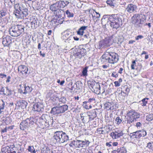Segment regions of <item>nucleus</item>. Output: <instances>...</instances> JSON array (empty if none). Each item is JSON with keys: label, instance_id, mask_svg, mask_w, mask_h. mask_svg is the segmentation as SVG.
Instances as JSON below:
<instances>
[{"label": "nucleus", "instance_id": "nucleus-53", "mask_svg": "<svg viewBox=\"0 0 153 153\" xmlns=\"http://www.w3.org/2000/svg\"><path fill=\"white\" fill-rule=\"evenodd\" d=\"M115 86L116 87L119 86L120 85V83L118 81H116L114 82Z\"/></svg>", "mask_w": 153, "mask_h": 153}, {"label": "nucleus", "instance_id": "nucleus-56", "mask_svg": "<svg viewBox=\"0 0 153 153\" xmlns=\"http://www.w3.org/2000/svg\"><path fill=\"white\" fill-rule=\"evenodd\" d=\"M82 140H79V148L82 147Z\"/></svg>", "mask_w": 153, "mask_h": 153}, {"label": "nucleus", "instance_id": "nucleus-37", "mask_svg": "<svg viewBox=\"0 0 153 153\" xmlns=\"http://www.w3.org/2000/svg\"><path fill=\"white\" fill-rule=\"evenodd\" d=\"M9 147V149H7V150L6 152L7 153H9V152H12L13 151H15L13 149V148L14 147V145H12L11 147L10 146V147Z\"/></svg>", "mask_w": 153, "mask_h": 153}, {"label": "nucleus", "instance_id": "nucleus-11", "mask_svg": "<svg viewBox=\"0 0 153 153\" xmlns=\"http://www.w3.org/2000/svg\"><path fill=\"white\" fill-rule=\"evenodd\" d=\"M18 71L20 75L23 78H25L27 77L30 73L28 72V68L26 66L22 65H20L18 67Z\"/></svg>", "mask_w": 153, "mask_h": 153}, {"label": "nucleus", "instance_id": "nucleus-8", "mask_svg": "<svg viewBox=\"0 0 153 153\" xmlns=\"http://www.w3.org/2000/svg\"><path fill=\"white\" fill-rule=\"evenodd\" d=\"M68 106L67 105H64L59 106L57 105L55 107L52 108L51 113L53 114H59L64 113L68 109Z\"/></svg>", "mask_w": 153, "mask_h": 153}, {"label": "nucleus", "instance_id": "nucleus-42", "mask_svg": "<svg viewBox=\"0 0 153 153\" xmlns=\"http://www.w3.org/2000/svg\"><path fill=\"white\" fill-rule=\"evenodd\" d=\"M100 86L99 84V83L98 82H96V89H98V90L96 91V94H99V93L100 92Z\"/></svg>", "mask_w": 153, "mask_h": 153}, {"label": "nucleus", "instance_id": "nucleus-29", "mask_svg": "<svg viewBox=\"0 0 153 153\" xmlns=\"http://www.w3.org/2000/svg\"><path fill=\"white\" fill-rule=\"evenodd\" d=\"M59 1L62 8H63L67 6L70 2V1L69 0L60 1Z\"/></svg>", "mask_w": 153, "mask_h": 153}, {"label": "nucleus", "instance_id": "nucleus-10", "mask_svg": "<svg viewBox=\"0 0 153 153\" xmlns=\"http://www.w3.org/2000/svg\"><path fill=\"white\" fill-rule=\"evenodd\" d=\"M146 135V131L142 130L131 133L129 134V136L131 139H134L135 138L138 139H140L142 137H144Z\"/></svg>", "mask_w": 153, "mask_h": 153}, {"label": "nucleus", "instance_id": "nucleus-52", "mask_svg": "<svg viewBox=\"0 0 153 153\" xmlns=\"http://www.w3.org/2000/svg\"><path fill=\"white\" fill-rule=\"evenodd\" d=\"M21 103L23 104H24V105H23V106L24 107H26L27 106V102H26L25 100H22V102ZM22 106H23V105H22Z\"/></svg>", "mask_w": 153, "mask_h": 153}, {"label": "nucleus", "instance_id": "nucleus-13", "mask_svg": "<svg viewBox=\"0 0 153 153\" xmlns=\"http://www.w3.org/2000/svg\"><path fill=\"white\" fill-rule=\"evenodd\" d=\"M43 105L40 102L36 103L34 105L33 110L38 112L42 111L44 110Z\"/></svg>", "mask_w": 153, "mask_h": 153}, {"label": "nucleus", "instance_id": "nucleus-4", "mask_svg": "<svg viewBox=\"0 0 153 153\" xmlns=\"http://www.w3.org/2000/svg\"><path fill=\"white\" fill-rule=\"evenodd\" d=\"M145 16L143 15V17H141L139 14H134L131 19V23L136 28L141 27L145 23Z\"/></svg>", "mask_w": 153, "mask_h": 153}, {"label": "nucleus", "instance_id": "nucleus-57", "mask_svg": "<svg viewBox=\"0 0 153 153\" xmlns=\"http://www.w3.org/2000/svg\"><path fill=\"white\" fill-rule=\"evenodd\" d=\"M7 80H6V82L7 83L9 82L10 81V79H11V77L10 76H8L7 77Z\"/></svg>", "mask_w": 153, "mask_h": 153}, {"label": "nucleus", "instance_id": "nucleus-55", "mask_svg": "<svg viewBox=\"0 0 153 153\" xmlns=\"http://www.w3.org/2000/svg\"><path fill=\"white\" fill-rule=\"evenodd\" d=\"M97 18L98 19L96 20V22L98 21L99 20V18H100V14L96 12V19Z\"/></svg>", "mask_w": 153, "mask_h": 153}, {"label": "nucleus", "instance_id": "nucleus-15", "mask_svg": "<svg viewBox=\"0 0 153 153\" xmlns=\"http://www.w3.org/2000/svg\"><path fill=\"white\" fill-rule=\"evenodd\" d=\"M59 1L51 5L50 6V9L52 11H56L62 8Z\"/></svg>", "mask_w": 153, "mask_h": 153}, {"label": "nucleus", "instance_id": "nucleus-58", "mask_svg": "<svg viewBox=\"0 0 153 153\" xmlns=\"http://www.w3.org/2000/svg\"><path fill=\"white\" fill-rule=\"evenodd\" d=\"M7 76L6 75L3 74H0V76L1 78H3L4 77H6Z\"/></svg>", "mask_w": 153, "mask_h": 153}, {"label": "nucleus", "instance_id": "nucleus-48", "mask_svg": "<svg viewBox=\"0 0 153 153\" xmlns=\"http://www.w3.org/2000/svg\"><path fill=\"white\" fill-rule=\"evenodd\" d=\"M143 38V36L142 35H138L135 37V39L137 40L139 39H142Z\"/></svg>", "mask_w": 153, "mask_h": 153}, {"label": "nucleus", "instance_id": "nucleus-16", "mask_svg": "<svg viewBox=\"0 0 153 153\" xmlns=\"http://www.w3.org/2000/svg\"><path fill=\"white\" fill-rule=\"evenodd\" d=\"M123 133L122 131H115L114 132H112L110 134L113 139H117L123 135Z\"/></svg>", "mask_w": 153, "mask_h": 153}, {"label": "nucleus", "instance_id": "nucleus-32", "mask_svg": "<svg viewBox=\"0 0 153 153\" xmlns=\"http://www.w3.org/2000/svg\"><path fill=\"white\" fill-rule=\"evenodd\" d=\"M1 101L2 102V103L1 105H0V114H1L3 111V110L4 108V107L5 106V104L3 100H1Z\"/></svg>", "mask_w": 153, "mask_h": 153}, {"label": "nucleus", "instance_id": "nucleus-19", "mask_svg": "<svg viewBox=\"0 0 153 153\" xmlns=\"http://www.w3.org/2000/svg\"><path fill=\"white\" fill-rule=\"evenodd\" d=\"M62 38L63 39L68 40V42H70L69 41L72 38V36H71V33L70 32H66L63 34Z\"/></svg>", "mask_w": 153, "mask_h": 153}, {"label": "nucleus", "instance_id": "nucleus-26", "mask_svg": "<svg viewBox=\"0 0 153 153\" xmlns=\"http://www.w3.org/2000/svg\"><path fill=\"white\" fill-rule=\"evenodd\" d=\"M41 153H53V152L49 148L45 147L42 149Z\"/></svg>", "mask_w": 153, "mask_h": 153}, {"label": "nucleus", "instance_id": "nucleus-36", "mask_svg": "<svg viewBox=\"0 0 153 153\" xmlns=\"http://www.w3.org/2000/svg\"><path fill=\"white\" fill-rule=\"evenodd\" d=\"M117 150L118 153H126V149L124 147L121 148L120 149H118Z\"/></svg>", "mask_w": 153, "mask_h": 153}, {"label": "nucleus", "instance_id": "nucleus-64", "mask_svg": "<svg viewBox=\"0 0 153 153\" xmlns=\"http://www.w3.org/2000/svg\"><path fill=\"white\" fill-rule=\"evenodd\" d=\"M123 70V69L122 68H120L119 70V71L118 73L120 74H121L122 73V71Z\"/></svg>", "mask_w": 153, "mask_h": 153}, {"label": "nucleus", "instance_id": "nucleus-44", "mask_svg": "<svg viewBox=\"0 0 153 153\" xmlns=\"http://www.w3.org/2000/svg\"><path fill=\"white\" fill-rule=\"evenodd\" d=\"M1 16H0V17L2 18V17L5 16L6 14V12L4 10H1L0 11Z\"/></svg>", "mask_w": 153, "mask_h": 153}, {"label": "nucleus", "instance_id": "nucleus-30", "mask_svg": "<svg viewBox=\"0 0 153 153\" xmlns=\"http://www.w3.org/2000/svg\"><path fill=\"white\" fill-rule=\"evenodd\" d=\"M107 4L111 6L112 7L114 8L115 6V1L113 0H107L106 1Z\"/></svg>", "mask_w": 153, "mask_h": 153}, {"label": "nucleus", "instance_id": "nucleus-60", "mask_svg": "<svg viewBox=\"0 0 153 153\" xmlns=\"http://www.w3.org/2000/svg\"><path fill=\"white\" fill-rule=\"evenodd\" d=\"M39 53H40V55L41 56H42L43 57H45V53H42V52L41 51H40V52H39Z\"/></svg>", "mask_w": 153, "mask_h": 153}, {"label": "nucleus", "instance_id": "nucleus-51", "mask_svg": "<svg viewBox=\"0 0 153 153\" xmlns=\"http://www.w3.org/2000/svg\"><path fill=\"white\" fill-rule=\"evenodd\" d=\"M92 11H93V13H91V16H92L93 18V19L95 20L96 18L95 17V15L94 12H96V11H95L94 10H92Z\"/></svg>", "mask_w": 153, "mask_h": 153}, {"label": "nucleus", "instance_id": "nucleus-17", "mask_svg": "<svg viewBox=\"0 0 153 153\" xmlns=\"http://www.w3.org/2000/svg\"><path fill=\"white\" fill-rule=\"evenodd\" d=\"M62 131H58L55 132L53 135V138L55 139L57 142L60 143V139L62 135Z\"/></svg>", "mask_w": 153, "mask_h": 153}, {"label": "nucleus", "instance_id": "nucleus-20", "mask_svg": "<svg viewBox=\"0 0 153 153\" xmlns=\"http://www.w3.org/2000/svg\"><path fill=\"white\" fill-rule=\"evenodd\" d=\"M114 104L112 102H108L104 104L105 108L107 110H112L114 109Z\"/></svg>", "mask_w": 153, "mask_h": 153}, {"label": "nucleus", "instance_id": "nucleus-49", "mask_svg": "<svg viewBox=\"0 0 153 153\" xmlns=\"http://www.w3.org/2000/svg\"><path fill=\"white\" fill-rule=\"evenodd\" d=\"M118 74H116V72H113L112 74H111V76H112L117 78L118 76Z\"/></svg>", "mask_w": 153, "mask_h": 153}, {"label": "nucleus", "instance_id": "nucleus-23", "mask_svg": "<svg viewBox=\"0 0 153 153\" xmlns=\"http://www.w3.org/2000/svg\"><path fill=\"white\" fill-rule=\"evenodd\" d=\"M119 36L118 35L116 34L112 35L110 37V40H111L112 42V43L113 42H120V40L119 39Z\"/></svg>", "mask_w": 153, "mask_h": 153}, {"label": "nucleus", "instance_id": "nucleus-38", "mask_svg": "<svg viewBox=\"0 0 153 153\" xmlns=\"http://www.w3.org/2000/svg\"><path fill=\"white\" fill-rule=\"evenodd\" d=\"M88 67H86L84 68L82 72V75L83 76H85L87 75V69Z\"/></svg>", "mask_w": 153, "mask_h": 153}, {"label": "nucleus", "instance_id": "nucleus-46", "mask_svg": "<svg viewBox=\"0 0 153 153\" xmlns=\"http://www.w3.org/2000/svg\"><path fill=\"white\" fill-rule=\"evenodd\" d=\"M66 101V98L64 97H62L59 99V101L63 103H65Z\"/></svg>", "mask_w": 153, "mask_h": 153}, {"label": "nucleus", "instance_id": "nucleus-31", "mask_svg": "<svg viewBox=\"0 0 153 153\" xmlns=\"http://www.w3.org/2000/svg\"><path fill=\"white\" fill-rule=\"evenodd\" d=\"M79 52L80 53L81 55L82 56H84L85 55L86 51L83 48L82 49L78 48Z\"/></svg>", "mask_w": 153, "mask_h": 153}, {"label": "nucleus", "instance_id": "nucleus-50", "mask_svg": "<svg viewBox=\"0 0 153 153\" xmlns=\"http://www.w3.org/2000/svg\"><path fill=\"white\" fill-rule=\"evenodd\" d=\"M96 88V87H95L94 85H91L90 89L93 92H94L95 93V88Z\"/></svg>", "mask_w": 153, "mask_h": 153}, {"label": "nucleus", "instance_id": "nucleus-62", "mask_svg": "<svg viewBox=\"0 0 153 153\" xmlns=\"http://www.w3.org/2000/svg\"><path fill=\"white\" fill-rule=\"evenodd\" d=\"M4 89L3 87H2L1 88H0V94H1V92H4Z\"/></svg>", "mask_w": 153, "mask_h": 153}, {"label": "nucleus", "instance_id": "nucleus-28", "mask_svg": "<svg viewBox=\"0 0 153 153\" xmlns=\"http://www.w3.org/2000/svg\"><path fill=\"white\" fill-rule=\"evenodd\" d=\"M31 27L34 29H35L39 26V24H37V22L35 19L31 23Z\"/></svg>", "mask_w": 153, "mask_h": 153}, {"label": "nucleus", "instance_id": "nucleus-40", "mask_svg": "<svg viewBox=\"0 0 153 153\" xmlns=\"http://www.w3.org/2000/svg\"><path fill=\"white\" fill-rule=\"evenodd\" d=\"M90 142L88 140H85V141L82 140V143L83 147L84 146H87L89 144Z\"/></svg>", "mask_w": 153, "mask_h": 153}, {"label": "nucleus", "instance_id": "nucleus-39", "mask_svg": "<svg viewBox=\"0 0 153 153\" xmlns=\"http://www.w3.org/2000/svg\"><path fill=\"white\" fill-rule=\"evenodd\" d=\"M79 140L73 141V145L76 147L79 148Z\"/></svg>", "mask_w": 153, "mask_h": 153}, {"label": "nucleus", "instance_id": "nucleus-5", "mask_svg": "<svg viewBox=\"0 0 153 153\" xmlns=\"http://www.w3.org/2000/svg\"><path fill=\"white\" fill-rule=\"evenodd\" d=\"M25 27L22 25H18L12 27L9 30L10 35L14 37H17L24 33Z\"/></svg>", "mask_w": 153, "mask_h": 153}, {"label": "nucleus", "instance_id": "nucleus-6", "mask_svg": "<svg viewBox=\"0 0 153 153\" xmlns=\"http://www.w3.org/2000/svg\"><path fill=\"white\" fill-rule=\"evenodd\" d=\"M35 122V120L33 117L27 118L21 122L20 124V129L22 130H25L33 125Z\"/></svg>", "mask_w": 153, "mask_h": 153}, {"label": "nucleus", "instance_id": "nucleus-7", "mask_svg": "<svg viewBox=\"0 0 153 153\" xmlns=\"http://www.w3.org/2000/svg\"><path fill=\"white\" fill-rule=\"evenodd\" d=\"M110 25L113 29H117L122 25V21L117 15H113Z\"/></svg>", "mask_w": 153, "mask_h": 153}, {"label": "nucleus", "instance_id": "nucleus-33", "mask_svg": "<svg viewBox=\"0 0 153 153\" xmlns=\"http://www.w3.org/2000/svg\"><path fill=\"white\" fill-rule=\"evenodd\" d=\"M27 150L28 151L30 152L31 153H36V151H35V149L33 146H29L27 149Z\"/></svg>", "mask_w": 153, "mask_h": 153}, {"label": "nucleus", "instance_id": "nucleus-9", "mask_svg": "<svg viewBox=\"0 0 153 153\" xmlns=\"http://www.w3.org/2000/svg\"><path fill=\"white\" fill-rule=\"evenodd\" d=\"M139 117L140 115L137 112L134 111H131L128 114L127 123H130L136 121Z\"/></svg>", "mask_w": 153, "mask_h": 153}, {"label": "nucleus", "instance_id": "nucleus-12", "mask_svg": "<svg viewBox=\"0 0 153 153\" xmlns=\"http://www.w3.org/2000/svg\"><path fill=\"white\" fill-rule=\"evenodd\" d=\"M112 15H104L100 21L102 25H108L110 24L111 21V20Z\"/></svg>", "mask_w": 153, "mask_h": 153}, {"label": "nucleus", "instance_id": "nucleus-54", "mask_svg": "<svg viewBox=\"0 0 153 153\" xmlns=\"http://www.w3.org/2000/svg\"><path fill=\"white\" fill-rule=\"evenodd\" d=\"M95 102V99L94 98L89 99L88 100V102Z\"/></svg>", "mask_w": 153, "mask_h": 153}, {"label": "nucleus", "instance_id": "nucleus-22", "mask_svg": "<svg viewBox=\"0 0 153 153\" xmlns=\"http://www.w3.org/2000/svg\"><path fill=\"white\" fill-rule=\"evenodd\" d=\"M11 42V40L10 36H7L3 38L2 43L4 46H8Z\"/></svg>", "mask_w": 153, "mask_h": 153}, {"label": "nucleus", "instance_id": "nucleus-61", "mask_svg": "<svg viewBox=\"0 0 153 153\" xmlns=\"http://www.w3.org/2000/svg\"><path fill=\"white\" fill-rule=\"evenodd\" d=\"M141 125H141V123L140 122H137L136 123V126L137 127H140L141 126Z\"/></svg>", "mask_w": 153, "mask_h": 153}, {"label": "nucleus", "instance_id": "nucleus-63", "mask_svg": "<svg viewBox=\"0 0 153 153\" xmlns=\"http://www.w3.org/2000/svg\"><path fill=\"white\" fill-rule=\"evenodd\" d=\"M135 41L134 40H130L129 41L128 44H132L134 43L135 42Z\"/></svg>", "mask_w": 153, "mask_h": 153}, {"label": "nucleus", "instance_id": "nucleus-14", "mask_svg": "<svg viewBox=\"0 0 153 153\" xmlns=\"http://www.w3.org/2000/svg\"><path fill=\"white\" fill-rule=\"evenodd\" d=\"M113 44L111 40H110V37L105 38L102 41H100L99 45H101V47L109 46Z\"/></svg>", "mask_w": 153, "mask_h": 153}, {"label": "nucleus", "instance_id": "nucleus-34", "mask_svg": "<svg viewBox=\"0 0 153 153\" xmlns=\"http://www.w3.org/2000/svg\"><path fill=\"white\" fill-rule=\"evenodd\" d=\"M153 120V114H149L146 117V120L150 121Z\"/></svg>", "mask_w": 153, "mask_h": 153}, {"label": "nucleus", "instance_id": "nucleus-2", "mask_svg": "<svg viewBox=\"0 0 153 153\" xmlns=\"http://www.w3.org/2000/svg\"><path fill=\"white\" fill-rule=\"evenodd\" d=\"M14 8L13 14L17 18L23 19L28 14L27 8L24 7L22 4H14Z\"/></svg>", "mask_w": 153, "mask_h": 153}, {"label": "nucleus", "instance_id": "nucleus-1", "mask_svg": "<svg viewBox=\"0 0 153 153\" xmlns=\"http://www.w3.org/2000/svg\"><path fill=\"white\" fill-rule=\"evenodd\" d=\"M119 60L118 55L116 53L110 52L109 49L107 50L102 55L98 61H101L102 63L104 62H108L111 64H114L117 62Z\"/></svg>", "mask_w": 153, "mask_h": 153}, {"label": "nucleus", "instance_id": "nucleus-41", "mask_svg": "<svg viewBox=\"0 0 153 153\" xmlns=\"http://www.w3.org/2000/svg\"><path fill=\"white\" fill-rule=\"evenodd\" d=\"M149 98H144L142 100V103L141 104H142V105L143 106H145L146 105V104L147 103V100H148Z\"/></svg>", "mask_w": 153, "mask_h": 153}, {"label": "nucleus", "instance_id": "nucleus-3", "mask_svg": "<svg viewBox=\"0 0 153 153\" xmlns=\"http://www.w3.org/2000/svg\"><path fill=\"white\" fill-rule=\"evenodd\" d=\"M53 123V117L46 114H43L39 119V123L40 127L43 128L52 126Z\"/></svg>", "mask_w": 153, "mask_h": 153}, {"label": "nucleus", "instance_id": "nucleus-43", "mask_svg": "<svg viewBox=\"0 0 153 153\" xmlns=\"http://www.w3.org/2000/svg\"><path fill=\"white\" fill-rule=\"evenodd\" d=\"M146 147L148 148L149 149L153 151V145H152L151 143L149 142L147 144Z\"/></svg>", "mask_w": 153, "mask_h": 153}, {"label": "nucleus", "instance_id": "nucleus-27", "mask_svg": "<svg viewBox=\"0 0 153 153\" xmlns=\"http://www.w3.org/2000/svg\"><path fill=\"white\" fill-rule=\"evenodd\" d=\"M73 55L76 58H81L82 57V55L79 51L78 48H76L75 49Z\"/></svg>", "mask_w": 153, "mask_h": 153}, {"label": "nucleus", "instance_id": "nucleus-59", "mask_svg": "<svg viewBox=\"0 0 153 153\" xmlns=\"http://www.w3.org/2000/svg\"><path fill=\"white\" fill-rule=\"evenodd\" d=\"M111 143V142H109V143L107 142L106 143V145L107 146H108V147H111V146L112 145H111V144H110V143Z\"/></svg>", "mask_w": 153, "mask_h": 153}, {"label": "nucleus", "instance_id": "nucleus-35", "mask_svg": "<svg viewBox=\"0 0 153 153\" xmlns=\"http://www.w3.org/2000/svg\"><path fill=\"white\" fill-rule=\"evenodd\" d=\"M65 13L67 14L68 17H72L74 16V14L68 10L65 11Z\"/></svg>", "mask_w": 153, "mask_h": 153}, {"label": "nucleus", "instance_id": "nucleus-47", "mask_svg": "<svg viewBox=\"0 0 153 153\" xmlns=\"http://www.w3.org/2000/svg\"><path fill=\"white\" fill-rule=\"evenodd\" d=\"M115 121L117 122V124H119L122 121L119 117H117L115 119Z\"/></svg>", "mask_w": 153, "mask_h": 153}, {"label": "nucleus", "instance_id": "nucleus-25", "mask_svg": "<svg viewBox=\"0 0 153 153\" xmlns=\"http://www.w3.org/2000/svg\"><path fill=\"white\" fill-rule=\"evenodd\" d=\"M87 26H83L81 27L77 32V34L80 35H82L84 33V31L87 28Z\"/></svg>", "mask_w": 153, "mask_h": 153}, {"label": "nucleus", "instance_id": "nucleus-24", "mask_svg": "<svg viewBox=\"0 0 153 153\" xmlns=\"http://www.w3.org/2000/svg\"><path fill=\"white\" fill-rule=\"evenodd\" d=\"M24 85L25 88L24 92H23L22 91L23 94L29 93L32 90L33 88L31 87H30L28 86H27L25 85Z\"/></svg>", "mask_w": 153, "mask_h": 153}, {"label": "nucleus", "instance_id": "nucleus-18", "mask_svg": "<svg viewBox=\"0 0 153 153\" xmlns=\"http://www.w3.org/2000/svg\"><path fill=\"white\" fill-rule=\"evenodd\" d=\"M62 135L61 137L60 140V143H63L66 142L69 140V137L65 133L62 131Z\"/></svg>", "mask_w": 153, "mask_h": 153}, {"label": "nucleus", "instance_id": "nucleus-45", "mask_svg": "<svg viewBox=\"0 0 153 153\" xmlns=\"http://www.w3.org/2000/svg\"><path fill=\"white\" fill-rule=\"evenodd\" d=\"M97 133L99 134H103L105 133L104 131L102 130V128H98L97 130Z\"/></svg>", "mask_w": 153, "mask_h": 153}, {"label": "nucleus", "instance_id": "nucleus-21", "mask_svg": "<svg viewBox=\"0 0 153 153\" xmlns=\"http://www.w3.org/2000/svg\"><path fill=\"white\" fill-rule=\"evenodd\" d=\"M137 9V7L136 5L131 4H128L126 8V10L129 13H132Z\"/></svg>", "mask_w": 153, "mask_h": 153}]
</instances>
